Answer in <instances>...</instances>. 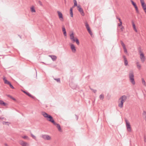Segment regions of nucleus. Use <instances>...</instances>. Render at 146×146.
I'll list each match as a JSON object with an SVG mask.
<instances>
[{
	"mask_svg": "<svg viewBox=\"0 0 146 146\" xmlns=\"http://www.w3.org/2000/svg\"><path fill=\"white\" fill-rule=\"evenodd\" d=\"M41 113L44 117L47 118V120L52 122L53 124H55V122L51 115L48 114L44 111H42Z\"/></svg>",
	"mask_w": 146,
	"mask_h": 146,
	"instance_id": "f257e3e1",
	"label": "nucleus"
},
{
	"mask_svg": "<svg viewBox=\"0 0 146 146\" xmlns=\"http://www.w3.org/2000/svg\"><path fill=\"white\" fill-rule=\"evenodd\" d=\"M134 76L133 72L132 71L130 72L129 74V78L130 82L133 85L135 84V82L134 78Z\"/></svg>",
	"mask_w": 146,
	"mask_h": 146,
	"instance_id": "f03ea898",
	"label": "nucleus"
},
{
	"mask_svg": "<svg viewBox=\"0 0 146 146\" xmlns=\"http://www.w3.org/2000/svg\"><path fill=\"white\" fill-rule=\"evenodd\" d=\"M70 39L73 41L76 42L77 45H79L80 42L78 39L77 38H74V33H72L70 35Z\"/></svg>",
	"mask_w": 146,
	"mask_h": 146,
	"instance_id": "7ed1b4c3",
	"label": "nucleus"
},
{
	"mask_svg": "<svg viewBox=\"0 0 146 146\" xmlns=\"http://www.w3.org/2000/svg\"><path fill=\"white\" fill-rule=\"evenodd\" d=\"M3 80H4V83L5 84H8L9 85L10 87L12 89H14V88L11 84V83L6 79L5 77H3Z\"/></svg>",
	"mask_w": 146,
	"mask_h": 146,
	"instance_id": "20e7f679",
	"label": "nucleus"
},
{
	"mask_svg": "<svg viewBox=\"0 0 146 146\" xmlns=\"http://www.w3.org/2000/svg\"><path fill=\"white\" fill-rule=\"evenodd\" d=\"M125 121L126 122V127L127 130L129 132H131V125L129 123V122H128L127 119L125 120Z\"/></svg>",
	"mask_w": 146,
	"mask_h": 146,
	"instance_id": "39448f33",
	"label": "nucleus"
},
{
	"mask_svg": "<svg viewBox=\"0 0 146 146\" xmlns=\"http://www.w3.org/2000/svg\"><path fill=\"white\" fill-rule=\"evenodd\" d=\"M41 137L46 140H49L51 139V137L47 135H42Z\"/></svg>",
	"mask_w": 146,
	"mask_h": 146,
	"instance_id": "423d86ee",
	"label": "nucleus"
},
{
	"mask_svg": "<svg viewBox=\"0 0 146 146\" xmlns=\"http://www.w3.org/2000/svg\"><path fill=\"white\" fill-rule=\"evenodd\" d=\"M19 144L22 146H29V144L27 142H25L22 140H20L19 142Z\"/></svg>",
	"mask_w": 146,
	"mask_h": 146,
	"instance_id": "0eeeda50",
	"label": "nucleus"
},
{
	"mask_svg": "<svg viewBox=\"0 0 146 146\" xmlns=\"http://www.w3.org/2000/svg\"><path fill=\"white\" fill-rule=\"evenodd\" d=\"M85 25L89 33L92 35V32L91 31L89 25L87 22L85 23Z\"/></svg>",
	"mask_w": 146,
	"mask_h": 146,
	"instance_id": "6e6552de",
	"label": "nucleus"
},
{
	"mask_svg": "<svg viewBox=\"0 0 146 146\" xmlns=\"http://www.w3.org/2000/svg\"><path fill=\"white\" fill-rule=\"evenodd\" d=\"M78 7V10L79 11V12L80 13L81 15L82 16H84V12L83 11V9L81 7L80 5H78L77 6Z\"/></svg>",
	"mask_w": 146,
	"mask_h": 146,
	"instance_id": "1a4fd4ad",
	"label": "nucleus"
},
{
	"mask_svg": "<svg viewBox=\"0 0 146 146\" xmlns=\"http://www.w3.org/2000/svg\"><path fill=\"white\" fill-rule=\"evenodd\" d=\"M57 13L58 14V16L60 20L62 21H63L64 19L62 13L59 11H57Z\"/></svg>",
	"mask_w": 146,
	"mask_h": 146,
	"instance_id": "9d476101",
	"label": "nucleus"
},
{
	"mask_svg": "<svg viewBox=\"0 0 146 146\" xmlns=\"http://www.w3.org/2000/svg\"><path fill=\"white\" fill-rule=\"evenodd\" d=\"M140 58L141 61L142 62H143L145 61V57L144 56V54H141L140 55Z\"/></svg>",
	"mask_w": 146,
	"mask_h": 146,
	"instance_id": "9b49d317",
	"label": "nucleus"
},
{
	"mask_svg": "<svg viewBox=\"0 0 146 146\" xmlns=\"http://www.w3.org/2000/svg\"><path fill=\"white\" fill-rule=\"evenodd\" d=\"M127 99V96L125 95L122 96L119 99V100H121V101L123 103Z\"/></svg>",
	"mask_w": 146,
	"mask_h": 146,
	"instance_id": "f8f14e48",
	"label": "nucleus"
},
{
	"mask_svg": "<svg viewBox=\"0 0 146 146\" xmlns=\"http://www.w3.org/2000/svg\"><path fill=\"white\" fill-rule=\"evenodd\" d=\"M70 48L73 52L75 53L76 52V50L74 45L73 44H72L70 45Z\"/></svg>",
	"mask_w": 146,
	"mask_h": 146,
	"instance_id": "ddd939ff",
	"label": "nucleus"
},
{
	"mask_svg": "<svg viewBox=\"0 0 146 146\" xmlns=\"http://www.w3.org/2000/svg\"><path fill=\"white\" fill-rule=\"evenodd\" d=\"M140 1L143 9L146 8V5L145 3L144 0H140Z\"/></svg>",
	"mask_w": 146,
	"mask_h": 146,
	"instance_id": "4468645a",
	"label": "nucleus"
},
{
	"mask_svg": "<svg viewBox=\"0 0 146 146\" xmlns=\"http://www.w3.org/2000/svg\"><path fill=\"white\" fill-rule=\"evenodd\" d=\"M56 126L57 128H58V130L60 132H62V131L61 128L60 126V125L56 123L55 122V124H54Z\"/></svg>",
	"mask_w": 146,
	"mask_h": 146,
	"instance_id": "2eb2a0df",
	"label": "nucleus"
},
{
	"mask_svg": "<svg viewBox=\"0 0 146 146\" xmlns=\"http://www.w3.org/2000/svg\"><path fill=\"white\" fill-rule=\"evenodd\" d=\"M123 58L124 59L125 65L126 66L128 65V62L127 60V59L125 56H123Z\"/></svg>",
	"mask_w": 146,
	"mask_h": 146,
	"instance_id": "dca6fc26",
	"label": "nucleus"
},
{
	"mask_svg": "<svg viewBox=\"0 0 146 146\" xmlns=\"http://www.w3.org/2000/svg\"><path fill=\"white\" fill-rule=\"evenodd\" d=\"M23 92H24L25 94H26L27 95H28V96H29L30 97H31L32 98H34V97L31 95L28 92H27L25 91H23Z\"/></svg>",
	"mask_w": 146,
	"mask_h": 146,
	"instance_id": "f3484780",
	"label": "nucleus"
},
{
	"mask_svg": "<svg viewBox=\"0 0 146 146\" xmlns=\"http://www.w3.org/2000/svg\"><path fill=\"white\" fill-rule=\"evenodd\" d=\"M0 105L4 106H5L7 105V104L6 103L4 102L3 101L0 100Z\"/></svg>",
	"mask_w": 146,
	"mask_h": 146,
	"instance_id": "a211bd4d",
	"label": "nucleus"
},
{
	"mask_svg": "<svg viewBox=\"0 0 146 146\" xmlns=\"http://www.w3.org/2000/svg\"><path fill=\"white\" fill-rule=\"evenodd\" d=\"M49 56L51 58L53 61H55L57 58L56 56L54 55H49Z\"/></svg>",
	"mask_w": 146,
	"mask_h": 146,
	"instance_id": "6ab92c4d",
	"label": "nucleus"
},
{
	"mask_svg": "<svg viewBox=\"0 0 146 146\" xmlns=\"http://www.w3.org/2000/svg\"><path fill=\"white\" fill-rule=\"evenodd\" d=\"M136 64L137 68L139 70L141 69V64H139V62H137L136 63Z\"/></svg>",
	"mask_w": 146,
	"mask_h": 146,
	"instance_id": "aec40b11",
	"label": "nucleus"
},
{
	"mask_svg": "<svg viewBox=\"0 0 146 146\" xmlns=\"http://www.w3.org/2000/svg\"><path fill=\"white\" fill-rule=\"evenodd\" d=\"M123 103L122 102H120L118 104V106L121 108L123 107Z\"/></svg>",
	"mask_w": 146,
	"mask_h": 146,
	"instance_id": "412c9836",
	"label": "nucleus"
},
{
	"mask_svg": "<svg viewBox=\"0 0 146 146\" xmlns=\"http://www.w3.org/2000/svg\"><path fill=\"white\" fill-rule=\"evenodd\" d=\"M132 25H133V28L134 29V30L136 32H137V30L136 29L135 24L133 22H132Z\"/></svg>",
	"mask_w": 146,
	"mask_h": 146,
	"instance_id": "4be33fe9",
	"label": "nucleus"
},
{
	"mask_svg": "<svg viewBox=\"0 0 146 146\" xmlns=\"http://www.w3.org/2000/svg\"><path fill=\"white\" fill-rule=\"evenodd\" d=\"M70 13L71 16L72 17H73V13L72 12V8H71L70 9Z\"/></svg>",
	"mask_w": 146,
	"mask_h": 146,
	"instance_id": "5701e85b",
	"label": "nucleus"
},
{
	"mask_svg": "<svg viewBox=\"0 0 146 146\" xmlns=\"http://www.w3.org/2000/svg\"><path fill=\"white\" fill-rule=\"evenodd\" d=\"M143 115L145 118V120H146V112L145 111H144L143 113Z\"/></svg>",
	"mask_w": 146,
	"mask_h": 146,
	"instance_id": "b1692460",
	"label": "nucleus"
},
{
	"mask_svg": "<svg viewBox=\"0 0 146 146\" xmlns=\"http://www.w3.org/2000/svg\"><path fill=\"white\" fill-rule=\"evenodd\" d=\"M142 84L143 85L146 86V83H145V80H144V79H143V78H142Z\"/></svg>",
	"mask_w": 146,
	"mask_h": 146,
	"instance_id": "393cba45",
	"label": "nucleus"
},
{
	"mask_svg": "<svg viewBox=\"0 0 146 146\" xmlns=\"http://www.w3.org/2000/svg\"><path fill=\"white\" fill-rule=\"evenodd\" d=\"M31 12H35V8H34V7H32L31 8Z\"/></svg>",
	"mask_w": 146,
	"mask_h": 146,
	"instance_id": "a878e982",
	"label": "nucleus"
},
{
	"mask_svg": "<svg viewBox=\"0 0 146 146\" xmlns=\"http://www.w3.org/2000/svg\"><path fill=\"white\" fill-rule=\"evenodd\" d=\"M7 96L9 97L11 99H12V100H14V101H16V99L14 98L12 96H11V95H7Z\"/></svg>",
	"mask_w": 146,
	"mask_h": 146,
	"instance_id": "bb28decb",
	"label": "nucleus"
},
{
	"mask_svg": "<svg viewBox=\"0 0 146 146\" xmlns=\"http://www.w3.org/2000/svg\"><path fill=\"white\" fill-rule=\"evenodd\" d=\"M99 98L100 99L103 100L104 98V96L103 94H101L100 95V96Z\"/></svg>",
	"mask_w": 146,
	"mask_h": 146,
	"instance_id": "cd10ccee",
	"label": "nucleus"
},
{
	"mask_svg": "<svg viewBox=\"0 0 146 146\" xmlns=\"http://www.w3.org/2000/svg\"><path fill=\"white\" fill-rule=\"evenodd\" d=\"M120 42H121V44L122 45L123 48L125 47V44H124L122 40H121L120 41Z\"/></svg>",
	"mask_w": 146,
	"mask_h": 146,
	"instance_id": "c85d7f7f",
	"label": "nucleus"
},
{
	"mask_svg": "<svg viewBox=\"0 0 146 146\" xmlns=\"http://www.w3.org/2000/svg\"><path fill=\"white\" fill-rule=\"evenodd\" d=\"M54 79L56 80L57 82L60 83V78H54Z\"/></svg>",
	"mask_w": 146,
	"mask_h": 146,
	"instance_id": "c756f323",
	"label": "nucleus"
},
{
	"mask_svg": "<svg viewBox=\"0 0 146 146\" xmlns=\"http://www.w3.org/2000/svg\"><path fill=\"white\" fill-rule=\"evenodd\" d=\"M134 7L135 8V10L136 11V12L137 13H139V12L138 10V7H137V5L136 6H135V7Z\"/></svg>",
	"mask_w": 146,
	"mask_h": 146,
	"instance_id": "7c9ffc66",
	"label": "nucleus"
},
{
	"mask_svg": "<svg viewBox=\"0 0 146 146\" xmlns=\"http://www.w3.org/2000/svg\"><path fill=\"white\" fill-rule=\"evenodd\" d=\"M131 2L133 5L134 6V7H135L136 6V3L132 0H131Z\"/></svg>",
	"mask_w": 146,
	"mask_h": 146,
	"instance_id": "2f4dec72",
	"label": "nucleus"
},
{
	"mask_svg": "<svg viewBox=\"0 0 146 146\" xmlns=\"http://www.w3.org/2000/svg\"><path fill=\"white\" fill-rule=\"evenodd\" d=\"M73 1L74 2V6H78L77 5V1L76 0H73Z\"/></svg>",
	"mask_w": 146,
	"mask_h": 146,
	"instance_id": "473e14b6",
	"label": "nucleus"
},
{
	"mask_svg": "<svg viewBox=\"0 0 146 146\" xmlns=\"http://www.w3.org/2000/svg\"><path fill=\"white\" fill-rule=\"evenodd\" d=\"M62 31L63 32L66 31V29L65 27L64 26H62Z\"/></svg>",
	"mask_w": 146,
	"mask_h": 146,
	"instance_id": "72a5a7b5",
	"label": "nucleus"
},
{
	"mask_svg": "<svg viewBox=\"0 0 146 146\" xmlns=\"http://www.w3.org/2000/svg\"><path fill=\"white\" fill-rule=\"evenodd\" d=\"M31 135L33 138L34 139H36V137L31 133Z\"/></svg>",
	"mask_w": 146,
	"mask_h": 146,
	"instance_id": "f704fd0d",
	"label": "nucleus"
},
{
	"mask_svg": "<svg viewBox=\"0 0 146 146\" xmlns=\"http://www.w3.org/2000/svg\"><path fill=\"white\" fill-rule=\"evenodd\" d=\"M123 48V49H124V52H125V53H127V49L126 48V47H125Z\"/></svg>",
	"mask_w": 146,
	"mask_h": 146,
	"instance_id": "c9c22d12",
	"label": "nucleus"
},
{
	"mask_svg": "<svg viewBox=\"0 0 146 146\" xmlns=\"http://www.w3.org/2000/svg\"><path fill=\"white\" fill-rule=\"evenodd\" d=\"M122 22H119V24H118V26H119V27H121L122 26Z\"/></svg>",
	"mask_w": 146,
	"mask_h": 146,
	"instance_id": "e433bc0d",
	"label": "nucleus"
},
{
	"mask_svg": "<svg viewBox=\"0 0 146 146\" xmlns=\"http://www.w3.org/2000/svg\"><path fill=\"white\" fill-rule=\"evenodd\" d=\"M139 52L140 54V55L141 54H143L141 51L140 49L139 50Z\"/></svg>",
	"mask_w": 146,
	"mask_h": 146,
	"instance_id": "4c0bfd02",
	"label": "nucleus"
},
{
	"mask_svg": "<svg viewBox=\"0 0 146 146\" xmlns=\"http://www.w3.org/2000/svg\"><path fill=\"white\" fill-rule=\"evenodd\" d=\"M63 32V34H64V35L65 36H67V34H66V31Z\"/></svg>",
	"mask_w": 146,
	"mask_h": 146,
	"instance_id": "58836bf2",
	"label": "nucleus"
},
{
	"mask_svg": "<svg viewBox=\"0 0 146 146\" xmlns=\"http://www.w3.org/2000/svg\"><path fill=\"white\" fill-rule=\"evenodd\" d=\"M22 138L24 139H26L28 138V137L27 136H25L22 137Z\"/></svg>",
	"mask_w": 146,
	"mask_h": 146,
	"instance_id": "ea45409f",
	"label": "nucleus"
},
{
	"mask_svg": "<svg viewBox=\"0 0 146 146\" xmlns=\"http://www.w3.org/2000/svg\"><path fill=\"white\" fill-rule=\"evenodd\" d=\"M121 31H123V29H124V27L123 26H121Z\"/></svg>",
	"mask_w": 146,
	"mask_h": 146,
	"instance_id": "a19ab883",
	"label": "nucleus"
},
{
	"mask_svg": "<svg viewBox=\"0 0 146 146\" xmlns=\"http://www.w3.org/2000/svg\"><path fill=\"white\" fill-rule=\"evenodd\" d=\"M90 89H91V90H92L93 91V92H94V93H96V90H94L93 89H91V88H90Z\"/></svg>",
	"mask_w": 146,
	"mask_h": 146,
	"instance_id": "79ce46f5",
	"label": "nucleus"
},
{
	"mask_svg": "<svg viewBox=\"0 0 146 146\" xmlns=\"http://www.w3.org/2000/svg\"><path fill=\"white\" fill-rule=\"evenodd\" d=\"M8 122H5V121H4L3 122V124L4 125H6L7 123H8Z\"/></svg>",
	"mask_w": 146,
	"mask_h": 146,
	"instance_id": "37998d69",
	"label": "nucleus"
},
{
	"mask_svg": "<svg viewBox=\"0 0 146 146\" xmlns=\"http://www.w3.org/2000/svg\"><path fill=\"white\" fill-rule=\"evenodd\" d=\"M144 141L145 142H146V137L145 136H144Z\"/></svg>",
	"mask_w": 146,
	"mask_h": 146,
	"instance_id": "c03bdc74",
	"label": "nucleus"
},
{
	"mask_svg": "<svg viewBox=\"0 0 146 146\" xmlns=\"http://www.w3.org/2000/svg\"><path fill=\"white\" fill-rule=\"evenodd\" d=\"M38 3H39V4H40L41 5H42V3L40 1H38Z\"/></svg>",
	"mask_w": 146,
	"mask_h": 146,
	"instance_id": "a18cd8bd",
	"label": "nucleus"
},
{
	"mask_svg": "<svg viewBox=\"0 0 146 146\" xmlns=\"http://www.w3.org/2000/svg\"><path fill=\"white\" fill-rule=\"evenodd\" d=\"M75 116H76V120H78V116L77 115H75Z\"/></svg>",
	"mask_w": 146,
	"mask_h": 146,
	"instance_id": "49530a36",
	"label": "nucleus"
},
{
	"mask_svg": "<svg viewBox=\"0 0 146 146\" xmlns=\"http://www.w3.org/2000/svg\"><path fill=\"white\" fill-rule=\"evenodd\" d=\"M143 9L144 10V11L145 12V13H146V8H144V9Z\"/></svg>",
	"mask_w": 146,
	"mask_h": 146,
	"instance_id": "de8ad7c7",
	"label": "nucleus"
},
{
	"mask_svg": "<svg viewBox=\"0 0 146 146\" xmlns=\"http://www.w3.org/2000/svg\"><path fill=\"white\" fill-rule=\"evenodd\" d=\"M143 9L144 10V11L145 12V13H146V8H144V9Z\"/></svg>",
	"mask_w": 146,
	"mask_h": 146,
	"instance_id": "09e8293b",
	"label": "nucleus"
},
{
	"mask_svg": "<svg viewBox=\"0 0 146 146\" xmlns=\"http://www.w3.org/2000/svg\"><path fill=\"white\" fill-rule=\"evenodd\" d=\"M4 145H5V146H9V145L6 143H5Z\"/></svg>",
	"mask_w": 146,
	"mask_h": 146,
	"instance_id": "8fccbe9b",
	"label": "nucleus"
},
{
	"mask_svg": "<svg viewBox=\"0 0 146 146\" xmlns=\"http://www.w3.org/2000/svg\"><path fill=\"white\" fill-rule=\"evenodd\" d=\"M116 19H117L119 20V19H120V18L118 17L117 16H116Z\"/></svg>",
	"mask_w": 146,
	"mask_h": 146,
	"instance_id": "3c124183",
	"label": "nucleus"
},
{
	"mask_svg": "<svg viewBox=\"0 0 146 146\" xmlns=\"http://www.w3.org/2000/svg\"><path fill=\"white\" fill-rule=\"evenodd\" d=\"M119 22H122L121 19H119Z\"/></svg>",
	"mask_w": 146,
	"mask_h": 146,
	"instance_id": "603ef678",
	"label": "nucleus"
},
{
	"mask_svg": "<svg viewBox=\"0 0 146 146\" xmlns=\"http://www.w3.org/2000/svg\"><path fill=\"white\" fill-rule=\"evenodd\" d=\"M20 38H21V36H20Z\"/></svg>",
	"mask_w": 146,
	"mask_h": 146,
	"instance_id": "864d4df0",
	"label": "nucleus"
}]
</instances>
